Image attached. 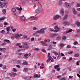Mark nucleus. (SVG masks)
Returning a JSON list of instances; mask_svg holds the SVG:
<instances>
[{"label": "nucleus", "instance_id": "nucleus-1", "mask_svg": "<svg viewBox=\"0 0 80 80\" xmlns=\"http://www.w3.org/2000/svg\"><path fill=\"white\" fill-rule=\"evenodd\" d=\"M7 5V4L5 3H2V2H0V7H1V8H4L5 7H6Z\"/></svg>", "mask_w": 80, "mask_h": 80}, {"label": "nucleus", "instance_id": "nucleus-2", "mask_svg": "<svg viewBox=\"0 0 80 80\" xmlns=\"http://www.w3.org/2000/svg\"><path fill=\"white\" fill-rule=\"evenodd\" d=\"M22 35L18 34H16L15 35V37L16 39H18L20 38V37H22Z\"/></svg>", "mask_w": 80, "mask_h": 80}, {"label": "nucleus", "instance_id": "nucleus-3", "mask_svg": "<svg viewBox=\"0 0 80 80\" xmlns=\"http://www.w3.org/2000/svg\"><path fill=\"white\" fill-rule=\"evenodd\" d=\"M23 48H29V46L28 45L27 43L25 42L23 44Z\"/></svg>", "mask_w": 80, "mask_h": 80}, {"label": "nucleus", "instance_id": "nucleus-4", "mask_svg": "<svg viewBox=\"0 0 80 80\" xmlns=\"http://www.w3.org/2000/svg\"><path fill=\"white\" fill-rule=\"evenodd\" d=\"M65 5L66 6V7L67 8H70V7H71L70 4L68 3V2H65Z\"/></svg>", "mask_w": 80, "mask_h": 80}, {"label": "nucleus", "instance_id": "nucleus-5", "mask_svg": "<svg viewBox=\"0 0 80 80\" xmlns=\"http://www.w3.org/2000/svg\"><path fill=\"white\" fill-rule=\"evenodd\" d=\"M46 29V28H42L41 29L40 31V34H42V33H45V29Z\"/></svg>", "mask_w": 80, "mask_h": 80}, {"label": "nucleus", "instance_id": "nucleus-6", "mask_svg": "<svg viewBox=\"0 0 80 80\" xmlns=\"http://www.w3.org/2000/svg\"><path fill=\"white\" fill-rule=\"evenodd\" d=\"M42 10L40 9H37L35 10V12L36 13H42Z\"/></svg>", "mask_w": 80, "mask_h": 80}, {"label": "nucleus", "instance_id": "nucleus-7", "mask_svg": "<svg viewBox=\"0 0 80 80\" xmlns=\"http://www.w3.org/2000/svg\"><path fill=\"white\" fill-rule=\"evenodd\" d=\"M54 28L55 29V30H54L55 32H58L60 30V28L57 26H55Z\"/></svg>", "mask_w": 80, "mask_h": 80}, {"label": "nucleus", "instance_id": "nucleus-8", "mask_svg": "<svg viewBox=\"0 0 80 80\" xmlns=\"http://www.w3.org/2000/svg\"><path fill=\"white\" fill-rule=\"evenodd\" d=\"M60 18V16H59L56 15L54 17L53 19L54 20H57V19H58V18Z\"/></svg>", "mask_w": 80, "mask_h": 80}, {"label": "nucleus", "instance_id": "nucleus-9", "mask_svg": "<svg viewBox=\"0 0 80 80\" xmlns=\"http://www.w3.org/2000/svg\"><path fill=\"white\" fill-rule=\"evenodd\" d=\"M20 18L22 22H25V18L24 17H22V16Z\"/></svg>", "mask_w": 80, "mask_h": 80}, {"label": "nucleus", "instance_id": "nucleus-10", "mask_svg": "<svg viewBox=\"0 0 80 80\" xmlns=\"http://www.w3.org/2000/svg\"><path fill=\"white\" fill-rule=\"evenodd\" d=\"M63 24H64V25H69V24H70V23H69V22L67 21H65L63 22Z\"/></svg>", "mask_w": 80, "mask_h": 80}, {"label": "nucleus", "instance_id": "nucleus-11", "mask_svg": "<svg viewBox=\"0 0 80 80\" xmlns=\"http://www.w3.org/2000/svg\"><path fill=\"white\" fill-rule=\"evenodd\" d=\"M10 27H8L7 28L6 30L8 31L7 33H6L7 35H8V33H9V32H10Z\"/></svg>", "mask_w": 80, "mask_h": 80}, {"label": "nucleus", "instance_id": "nucleus-12", "mask_svg": "<svg viewBox=\"0 0 80 80\" xmlns=\"http://www.w3.org/2000/svg\"><path fill=\"white\" fill-rule=\"evenodd\" d=\"M72 12H73L74 14H77V12L74 8L72 9Z\"/></svg>", "mask_w": 80, "mask_h": 80}, {"label": "nucleus", "instance_id": "nucleus-13", "mask_svg": "<svg viewBox=\"0 0 80 80\" xmlns=\"http://www.w3.org/2000/svg\"><path fill=\"white\" fill-rule=\"evenodd\" d=\"M28 54H26L24 55V58L25 59H27L28 58Z\"/></svg>", "mask_w": 80, "mask_h": 80}, {"label": "nucleus", "instance_id": "nucleus-14", "mask_svg": "<svg viewBox=\"0 0 80 80\" xmlns=\"http://www.w3.org/2000/svg\"><path fill=\"white\" fill-rule=\"evenodd\" d=\"M58 34H52L51 35V37H55V36H57Z\"/></svg>", "mask_w": 80, "mask_h": 80}, {"label": "nucleus", "instance_id": "nucleus-15", "mask_svg": "<svg viewBox=\"0 0 80 80\" xmlns=\"http://www.w3.org/2000/svg\"><path fill=\"white\" fill-rule=\"evenodd\" d=\"M60 14H61V15H62L63 16V15H64V12H63V9H61V10L60 11Z\"/></svg>", "mask_w": 80, "mask_h": 80}, {"label": "nucleus", "instance_id": "nucleus-16", "mask_svg": "<svg viewBox=\"0 0 80 80\" xmlns=\"http://www.w3.org/2000/svg\"><path fill=\"white\" fill-rule=\"evenodd\" d=\"M28 68H24V72L25 73L26 72H28Z\"/></svg>", "mask_w": 80, "mask_h": 80}, {"label": "nucleus", "instance_id": "nucleus-17", "mask_svg": "<svg viewBox=\"0 0 80 80\" xmlns=\"http://www.w3.org/2000/svg\"><path fill=\"white\" fill-rule=\"evenodd\" d=\"M67 17H68V14H66L63 18V19H62L63 20H65L66 19H67Z\"/></svg>", "mask_w": 80, "mask_h": 80}, {"label": "nucleus", "instance_id": "nucleus-18", "mask_svg": "<svg viewBox=\"0 0 80 80\" xmlns=\"http://www.w3.org/2000/svg\"><path fill=\"white\" fill-rule=\"evenodd\" d=\"M48 59H51L52 60V58H51V56H50V53H48Z\"/></svg>", "mask_w": 80, "mask_h": 80}, {"label": "nucleus", "instance_id": "nucleus-19", "mask_svg": "<svg viewBox=\"0 0 80 80\" xmlns=\"http://www.w3.org/2000/svg\"><path fill=\"white\" fill-rule=\"evenodd\" d=\"M60 67V65L59 64H58L57 65H56L54 67V68L55 69V70H57L58 68Z\"/></svg>", "mask_w": 80, "mask_h": 80}, {"label": "nucleus", "instance_id": "nucleus-20", "mask_svg": "<svg viewBox=\"0 0 80 80\" xmlns=\"http://www.w3.org/2000/svg\"><path fill=\"white\" fill-rule=\"evenodd\" d=\"M52 44H50L48 46V50H51V49H52Z\"/></svg>", "mask_w": 80, "mask_h": 80}, {"label": "nucleus", "instance_id": "nucleus-21", "mask_svg": "<svg viewBox=\"0 0 80 80\" xmlns=\"http://www.w3.org/2000/svg\"><path fill=\"white\" fill-rule=\"evenodd\" d=\"M4 42H7L8 43H11L10 41V40H9L8 39H6V40H4Z\"/></svg>", "mask_w": 80, "mask_h": 80}, {"label": "nucleus", "instance_id": "nucleus-22", "mask_svg": "<svg viewBox=\"0 0 80 80\" xmlns=\"http://www.w3.org/2000/svg\"><path fill=\"white\" fill-rule=\"evenodd\" d=\"M43 46H47L48 44L45 42H43L42 43Z\"/></svg>", "mask_w": 80, "mask_h": 80}, {"label": "nucleus", "instance_id": "nucleus-23", "mask_svg": "<svg viewBox=\"0 0 80 80\" xmlns=\"http://www.w3.org/2000/svg\"><path fill=\"white\" fill-rule=\"evenodd\" d=\"M73 53V51H69L68 52V55H71V54H72Z\"/></svg>", "mask_w": 80, "mask_h": 80}, {"label": "nucleus", "instance_id": "nucleus-24", "mask_svg": "<svg viewBox=\"0 0 80 80\" xmlns=\"http://www.w3.org/2000/svg\"><path fill=\"white\" fill-rule=\"evenodd\" d=\"M80 54L78 53H77L74 55V57H79Z\"/></svg>", "mask_w": 80, "mask_h": 80}, {"label": "nucleus", "instance_id": "nucleus-25", "mask_svg": "<svg viewBox=\"0 0 80 80\" xmlns=\"http://www.w3.org/2000/svg\"><path fill=\"white\" fill-rule=\"evenodd\" d=\"M64 46V45L63 43L60 44L59 45V47H61V48H62Z\"/></svg>", "mask_w": 80, "mask_h": 80}, {"label": "nucleus", "instance_id": "nucleus-26", "mask_svg": "<svg viewBox=\"0 0 80 80\" xmlns=\"http://www.w3.org/2000/svg\"><path fill=\"white\" fill-rule=\"evenodd\" d=\"M6 32L4 30H2L1 31V33H5Z\"/></svg>", "mask_w": 80, "mask_h": 80}, {"label": "nucleus", "instance_id": "nucleus-27", "mask_svg": "<svg viewBox=\"0 0 80 80\" xmlns=\"http://www.w3.org/2000/svg\"><path fill=\"white\" fill-rule=\"evenodd\" d=\"M2 12L4 13V14H5V13H6V10L3 9L2 10Z\"/></svg>", "mask_w": 80, "mask_h": 80}, {"label": "nucleus", "instance_id": "nucleus-28", "mask_svg": "<svg viewBox=\"0 0 80 80\" xmlns=\"http://www.w3.org/2000/svg\"><path fill=\"white\" fill-rule=\"evenodd\" d=\"M12 11L13 12H15L16 11V9L15 8H13L12 9Z\"/></svg>", "mask_w": 80, "mask_h": 80}, {"label": "nucleus", "instance_id": "nucleus-29", "mask_svg": "<svg viewBox=\"0 0 80 80\" xmlns=\"http://www.w3.org/2000/svg\"><path fill=\"white\" fill-rule=\"evenodd\" d=\"M77 25L78 27H80V22H77Z\"/></svg>", "mask_w": 80, "mask_h": 80}, {"label": "nucleus", "instance_id": "nucleus-30", "mask_svg": "<svg viewBox=\"0 0 80 80\" xmlns=\"http://www.w3.org/2000/svg\"><path fill=\"white\" fill-rule=\"evenodd\" d=\"M72 32V29H70L67 32V33H69V32Z\"/></svg>", "mask_w": 80, "mask_h": 80}, {"label": "nucleus", "instance_id": "nucleus-31", "mask_svg": "<svg viewBox=\"0 0 80 80\" xmlns=\"http://www.w3.org/2000/svg\"><path fill=\"white\" fill-rule=\"evenodd\" d=\"M30 18L31 20H34V19H35V17H34V16L31 17H30Z\"/></svg>", "mask_w": 80, "mask_h": 80}, {"label": "nucleus", "instance_id": "nucleus-32", "mask_svg": "<svg viewBox=\"0 0 80 80\" xmlns=\"http://www.w3.org/2000/svg\"><path fill=\"white\" fill-rule=\"evenodd\" d=\"M21 45V43H18L16 44V46H20Z\"/></svg>", "mask_w": 80, "mask_h": 80}, {"label": "nucleus", "instance_id": "nucleus-33", "mask_svg": "<svg viewBox=\"0 0 80 80\" xmlns=\"http://www.w3.org/2000/svg\"><path fill=\"white\" fill-rule=\"evenodd\" d=\"M38 77V75L37 74L34 75V78H37V77Z\"/></svg>", "mask_w": 80, "mask_h": 80}, {"label": "nucleus", "instance_id": "nucleus-34", "mask_svg": "<svg viewBox=\"0 0 80 80\" xmlns=\"http://www.w3.org/2000/svg\"><path fill=\"white\" fill-rule=\"evenodd\" d=\"M5 19V18L2 17L1 18H0V21L1 20H3Z\"/></svg>", "mask_w": 80, "mask_h": 80}, {"label": "nucleus", "instance_id": "nucleus-35", "mask_svg": "<svg viewBox=\"0 0 80 80\" xmlns=\"http://www.w3.org/2000/svg\"><path fill=\"white\" fill-rule=\"evenodd\" d=\"M6 45V43L5 42H4L2 44H1V45L2 46H4V45Z\"/></svg>", "mask_w": 80, "mask_h": 80}, {"label": "nucleus", "instance_id": "nucleus-36", "mask_svg": "<svg viewBox=\"0 0 80 80\" xmlns=\"http://www.w3.org/2000/svg\"><path fill=\"white\" fill-rule=\"evenodd\" d=\"M73 44L74 45H77V44H78V42H77V41L73 43Z\"/></svg>", "mask_w": 80, "mask_h": 80}, {"label": "nucleus", "instance_id": "nucleus-37", "mask_svg": "<svg viewBox=\"0 0 80 80\" xmlns=\"http://www.w3.org/2000/svg\"><path fill=\"white\" fill-rule=\"evenodd\" d=\"M34 49L35 50L37 51H39V50H40V49L38 48H35Z\"/></svg>", "mask_w": 80, "mask_h": 80}, {"label": "nucleus", "instance_id": "nucleus-38", "mask_svg": "<svg viewBox=\"0 0 80 80\" xmlns=\"http://www.w3.org/2000/svg\"><path fill=\"white\" fill-rule=\"evenodd\" d=\"M37 27H34L32 28V30H37Z\"/></svg>", "mask_w": 80, "mask_h": 80}, {"label": "nucleus", "instance_id": "nucleus-39", "mask_svg": "<svg viewBox=\"0 0 80 80\" xmlns=\"http://www.w3.org/2000/svg\"><path fill=\"white\" fill-rule=\"evenodd\" d=\"M50 32H55V30L52 29V28H50Z\"/></svg>", "mask_w": 80, "mask_h": 80}, {"label": "nucleus", "instance_id": "nucleus-40", "mask_svg": "<svg viewBox=\"0 0 80 80\" xmlns=\"http://www.w3.org/2000/svg\"><path fill=\"white\" fill-rule=\"evenodd\" d=\"M51 59H48L46 61V62L47 63H48V62L49 61H50V60H51Z\"/></svg>", "mask_w": 80, "mask_h": 80}, {"label": "nucleus", "instance_id": "nucleus-41", "mask_svg": "<svg viewBox=\"0 0 80 80\" xmlns=\"http://www.w3.org/2000/svg\"><path fill=\"white\" fill-rule=\"evenodd\" d=\"M42 52H44V53H46V52H47L46 51V50L44 49H42Z\"/></svg>", "mask_w": 80, "mask_h": 80}, {"label": "nucleus", "instance_id": "nucleus-42", "mask_svg": "<svg viewBox=\"0 0 80 80\" xmlns=\"http://www.w3.org/2000/svg\"><path fill=\"white\" fill-rule=\"evenodd\" d=\"M17 74L15 73H12V76H17Z\"/></svg>", "mask_w": 80, "mask_h": 80}, {"label": "nucleus", "instance_id": "nucleus-43", "mask_svg": "<svg viewBox=\"0 0 80 80\" xmlns=\"http://www.w3.org/2000/svg\"><path fill=\"white\" fill-rule=\"evenodd\" d=\"M52 43L53 44H54V45H55V44H57V42L55 41H53L52 42Z\"/></svg>", "mask_w": 80, "mask_h": 80}, {"label": "nucleus", "instance_id": "nucleus-44", "mask_svg": "<svg viewBox=\"0 0 80 80\" xmlns=\"http://www.w3.org/2000/svg\"><path fill=\"white\" fill-rule=\"evenodd\" d=\"M13 71H14V72H17V69H16L15 68H13Z\"/></svg>", "mask_w": 80, "mask_h": 80}, {"label": "nucleus", "instance_id": "nucleus-45", "mask_svg": "<svg viewBox=\"0 0 80 80\" xmlns=\"http://www.w3.org/2000/svg\"><path fill=\"white\" fill-rule=\"evenodd\" d=\"M6 48H1L2 51H4L6 50Z\"/></svg>", "mask_w": 80, "mask_h": 80}, {"label": "nucleus", "instance_id": "nucleus-46", "mask_svg": "<svg viewBox=\"0 0 80 80\" xmlns=\"http://www.w3.org/2000/svg\"><path fill=\"white\" fill-rule=\"evenodd\" d=\"M54 53V54H55L56 55H58V53H57L56 52H53Z\"/></svg>", "mask_w": 80, "mask_h": 80}, {"label": "nucleus", "instance_id": "nucleus-47", "mask_svg": "<svg viewBox=\"0 0 80 80\" xmlns=\"http://www.w3.org/2000/svg\"><path fill=\"white\" fill-rule=\"evenodd\" d=\"M62 2L61 1H59V5H62Z\"/></svg>", "mask_w": 80, "mask_h": 80}, {"label": "nucleus", "instance_id": "nucleus-48", "mask_svg": "<svg viewBox=\"0 0 80 80\" xmlns=\"http://www.w3.org/2000/svg\"><path fill=\"white\" fill-rule=\"evenodd\" d=\"M27 62H24L22 63V65H27Z\"/></svg>", "mask_w": 80, "mask_h": 80}, {"label": "nucleus", "instance_id": "nucleus-49", "mask_svg": "<svg viewBox=\"0 0 80 80\" xmlns=\"http://www.w3.org/2000/svg\"><path fill=\"white\" fill-rule=\"evenodd\" d=\"M12 31L13 32H16V29H12Z\"/></svg>", "mask_w": 80, "mask_h": 80}, {"label": "nucleus", "instance_id": "nucleus-50", "mask_svg": "<svg viewBox=\"0 0 80 80\" xmlns=\"http://www.w3.org/2000/svg\"><path fill=\"white\" fill-rule=\"evenodd\" d=\"M73 78V76H70L69 77V78L71 79V78Z\"/></svg>", "mask_w": 80, "mask_h": 80}, {"label": "nucleus", "instance_id": "nucleus-51", "mask_svg": "<svg viewBox=\"0 0 80 80\" xmlns=\"http://www.w3.org/2000/svg\"><path fill=\"white\" fill-rule=\"evenodd\" d=\"M77 7H80V3L79 4H78L77 5Z\"/></svg>", "mask_w": 80, "mask_h": 80}, {"label": "nucleus", "instance_id": "nucleus-52", "mask_svg": "<svg viewBox=\"0 0 80 80\" xmlns=\"http://www.w3.org/2000/svg\"><path fill=\"white\" fill-rule=\"evenodd\" d=\"M67 47L68 48H71V46H70V45H68Z\"/></svg>", "mask_w": 80, "mask_h": 80}, {"label": "nucleus", "instance_id": "nucleus-53", "mask_svg": "<svg viewBox=\"0 0 80 80\" xmlns=\"http://www.w3.org/2000/svg\"><path fill=\"white\" fill-rule=\"evenodd\" d=\"M62 39H63V40H65V39H66V37L63 36L62 37Z\"/></svg>", "mask_w": 80, "mask_h": 80}, {"label": "nucleus", "instance_id": "nucleus-54", "mask_svg": "<svg viewBox=\"0 0 80 80\" xmlns=\"http://www.w3.org/2000/svg\"><path fill=\"white\" fill-rule=\"evenodd\" d=\"M77 32H78V33H80V28L77 31Z\"/></svg>", "mask_w": 80, "mask_h": 80}, {"label": "nucleus", "instance_id": "nucleus-55", "mask_svg": "<svg viewBox=\"0 0 80 80\" xmlns=\"http://www.w3.org/2000/svg\"><path fill=\"white\" fill-rule=\"evenodd\" d=\"M46 41L47 42H50V40L47 39V40H46Z\"/></svg>", "mask_w": 80, "mask_h": 80}, {"label": "nucleus", "instance_id": "nucleus-56", "mask_svg": "<svg viewBox=\"0 0 80 80\" xmlns=\"http://www.w3.org/2000/svg\"><path fill=\"white\" fill-rule=\"evenodd\" d=\"M4 25H5L6 26V25H8V23H7V22H5L4 23Z\"/></svg>", "mask_w": 80, "mask_h": 80}, {"label": "nucleus", "instance_id": "nucleus-57", "mask_svg": "<svg viewBox=\"0 0 80 80\" xmlns=\"http://www.w3.org/2000/svg\"><path fill=\"white\" fill-rule=\"evenodd\" d=\"M9 27L10 28H11V29H13V27L12 26H11Z\"/></svg>", "mask_w": 80, "mask_h": 80}, {"label": "nucleus", "instance_id": "nucleus-58", "mask_svg": "<svg viewBox=\"0 0 80 80\" xmlns=\"http://www.w3.org/2000/svg\"><path fill=\"white\" fill-rule=\"evenodd\" d=\"M66 78H62L60 79V80H66Z\"/></svg>", "mask_w": 80, "mask_h": 80}, {"label": "nucleus", "instance_id": "nucleus-59", "mask_svg": "<svg viewBox=\"0 0 80 80\" xmlns=\"http://www.w3.org/2000/svg\"><path fill=\"white\" fill-rule=\"evenodd\" d=\"M35 39V38H31V41H33V40H34Z\"/></svg>", "mask_w": 80, "mask_h": 80}, {"label": "nucleus", "instance_id": "nucleus-60", "mask_svg": "<svg viewBox=\"0 0 80 80\" xmlns=\"http://www.w3.org/2000/svg\"><path fill=\"white\" fill-rule=\"evenodd\" d=\"M36 32L37 33V34H38V33H40V31H38L37 32Z\"/></svg>", "mask_w": 80, "mask_h": 80}, {"label": "nucleus", "instance_id": "nucleus-61", "mask_svg": "<svg viewBox=\"0 0 80 80\" xmlns=\"http://www.w3.org/2000/svg\"><path fill=\"white\" fill-rule=\"evenodd\" d=\"M72 59L73 58H70L69 60V61H71Z\"/></svg>", "mask_w": 80, "mask_h": 80}, {"label": "nucleus", "instance_id": "nucleus-62", "mask_svg": "<svg viewBox=\"0 0 80 80\" xmlns=\"http://www.w3.org/2000/svg\"><path fill=\"white\" fill-rule=\"evenodd\" d=\"M55 61V60L53 59H52L51 60V62H53Z\"/></svg>", "mask_w": 80, "mask_h": 80}, {"label": "nucleus", "instance_id": "nucleus-63", "mask_svg": "<svg viewBox=\"0 0 80 80\" xmlns=\"http://www.w3.org/2000/svg\"><path fill=\"white\" fill-rule=\"evenodd\" d=\"M38 19V17H36L34 18V20H37Z\"/></svg>", "mask_w": 80, "mask_h": 80}, {"label": "nucleus", "instance_id": "nucleus-64", "mask_svg": "<svg viewBox=\"0 0 80 80\" xmlns=\"http://www.w3.org/2000/svg\"><path fill=\"white\" fill-rule=\"evenodd\" d=\"M17 62L18 63H20L21 62V61L20 60H18L17 61Z\"/></svg>", "mask_w": 80, "mask_h": 80}]
</instances>
